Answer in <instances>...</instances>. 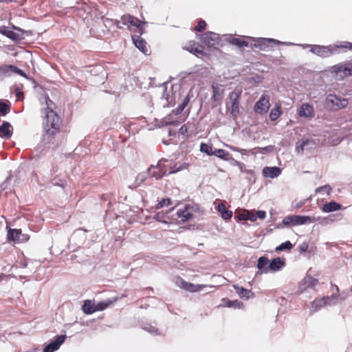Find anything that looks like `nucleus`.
I'll list each match as a JSON object with an SVG mask.
<instances>
[{
    "label": "nucleus",
    "instance_id": "412c9836",
    "mask_svg": "<svg viewBox=\"0 0 352 352\" xmlns=\"http://www.w3.org/2000/svg\"><path fill=\"white\" fill-rule=\"evenodd\" d=\"M12 125L7 121H3L0 125V137L6 140L9 139L12 136Z\"/></svg>",
    "mask_w": 352,
    "mask_h": 352
},
{
    "label": "nucleus",
    "instance_id": "c9c22d12",
    "mask_svg": "<svg viewBox=\"0 0 352 352\" xmlns=\"http://www.w3.org/2000/svg\"><path fill=\"white\" fill-rule=\"evenodd\" d=\"M229 42L231 44L236 45L239 47L248 46V43L247 41L242 40L241 38H239L232 37L229 40Z\"/></svg>",
    "mask_w": 352,
    "mask_h": 352
},
{
    "label": "nucleus",
    "instance_id": "bf43d9fd",
    "mask_svg": "<svg viewBox=\"0 0 352 352\" xmlns=\"http://www.w3.org/2000/svg\"><path fill=\"white\" fill-rule=\"evenodd\" d=\"M15 94L18 100H21L23 97V91L18 87L15 89Z\"/></svg>",
    "mask_w": 352,
    "mask_h": 352
},
{
    "label": "nucleus",
    "instance_id": "9d476101",
    "mask_svg": "<svg viewBox=\"0 0 352 352\" xmlns=\"http://www.w3.org/2000/svg\"><path fill=\"white\" fill-rule=\"evenodd\" d=\"M164 85H165V89L162 98L166 101V103L163 105L164 107L173 106L175 104L177 97L176 91L175 89L177 88V86L173 85L171 89L168 91L166 87L168 82H164Z\"/></svg>",
    "mask_w": 352,
    "mask_h": 352
},
{
    "label": "nucleus",
    "instance_id": "393cba45",
    "mask_svg": "<svg viewBox=\"0 0 352 352\" xmlns=\"http://www.w3.org/2000/svg\"><path fill=\"white\" fill-rule=\"evenodd\" d=\"M238 98L239 95H237L236 94L232 93L230 96V99L232 102L230 113L233 117H236L237 114L239 112Z\"/></svg>",
    "mask_w": 352,
    "mask_h": 352
},
{
    "label": "nucleus",
    "instance_id": "cd10ccee",
    "mask_svg": "<svg viewBox=\"0 0 352 352\" xmlns=\"http://www.w3.org/2000/svg\"><path fill=\"white\" fill-rule=\"evenodd\" d=\"M341 207V204L332 201L324 204L322 206V210L324 212H331L340 210Z\"/></svg>",
    "mask_w": 352,
    "mask_h": 352
},
{
    "label": "nucleus",
    "instance_id": "9b49d317",
    "mask_svg": "<svg viewBox=\"0 0 352 352\" xmlns=\"http://www.w3.org/2000/svg\"><path fill=\"white\" fill-rule=\"evenodd\" d=\"M66 339V335H59L54 338V340L46 344L43 352H54L57 351Z\"/></svg>",
    "mask_w": 352,
    "mask_h": 352
},
{
    "label": "nucleus",
    "instance_id": "ea45409f",
    "mask_svg": "<svg viewBox=\"0 0 352 352\" xmlns=\"http://www.w3.org/2000/svg\"><path fill=\"white\" fill-rule=\"evenodd\" d=\"M280 114L281 111L279 107L277 108H274L270 113V118L271 120L275 121L280 117Z\"/></svg>",
    "mask_w": 352,
    "mask_h": 352
},
{
    "label": "nucleus",
    "instance_id": "4d7b16f0",
    "mask_svg": "<svg viewBox=\"0 0 352 352\" xmlns=\"http://www.w3.org/2000/svg\"><path fill=\"white\" fill-rule=\"evenodd\" d=\"M179 133L182 135H186L188 133L187 126L186 125H182L179 130Z\"/></svg>",
    "mask_w": 352,
    "mask_h": 352
},
{
    "label": "nucleus",
    "instance_id": "603ef678",
    "mask_svg": "<svg viewBox=\"0 0 352 352\" xmlns=\"http://www.w3.org/2000/svg\"><path fill=\"white\" fill-rule=\"evenodd\" d=\"M190 91H189V93L188 94V95H186L184 99L182 100V103L179 104L181 107H182L184 109H185V107L188 105V104L190 102Z\"/></svg>",
    "mask_w": 352,
    "mask_h": 352
},
{
    "label": "nucleus",
    "instance_id": "69168bd1",
    "mask_svg": "<svg viewBox=\"0 0 352 352\" xmlns=\"http://www.w3.org/2000/svg\"><path fill=\"white\" fill-rule=\"evenodd\" d=\"M212 91H213V98L214 100H217V96L218 95V90L217 88H215L214 86L212 87Z\"/></svg>",
    "mask_w": 352,
    "mask_h": 352
},
{
    "label": "nucleus",
    "instance_id": "6ab92c4d",
    "mask_svg": "<svg viewBox=\"0 0 352 352\" xmlns=\"http://www.w3.org/2000/svg\"><path fill=\"white\" fill-rule=\"evenodd\" d=\"M270 261L269 259L265 256H261L258 258L257 261L258 272L256 274H262L263 273L267 274L270 272Z\"/></svg>",
    "mask_w": 352,
    "mask_h": 352
},
{
    "label": "nucleus",
    "instance_id": "20e7f679",
    "mask_svg": "<svg viewBox=\"0 0 352 352\" xmlns=\"http://www.w3.org/2000/svg\"><path fill=\"white\" fill-rule=\"evenodd\" d=\"M315 222V219L304 215H289L283 219V223L285 226H294L308 224Z\"/></svg>",
    "mask_w": 352,
    "mask_h": 352
},
{
    "label": "nucleus",
    "instance_id": "a19ab883",
    "mask_svg": "<svg viewBox=\"0 0 352 352\" xmlns=\"http://www.w3.org/2000/svg\"><path fill=\"white\" fill-rule=\"evenodd\" d=\"M293 247V245L289 241H287L284 243H282L280 245H279L278 247H276V251H283L286 250H291Z\"/></svg>",
    "mask_w": 352,
    "mask_h": 352
},
{
    "label": "nucleus",
    "instance_id": "2f4dec72",
    "mask_svg": "<svg viewBox=\"0 0 352 352\" xmlns=\"http://www.w3.org/2000/svg\"><path fill=\"white\" fill-rule=\"evenodd\" d=\"M187 168V164L186 163H182L180 164H178L177 163L173 164L172 162L169 161V174H174L182 170H184Z\"/></svg>",
    "mask_w": 352,
    "mask_h": 352
},
{
    "label": "nucleus",
    "instance_id": "aec40b11",
    "mask_svg": "<svg viewBox=\"0 0 352 352\" xmlns=\"http://www.w3.org/2000/svg\"><path fill=\"white\" fill-rule=\"evenodd\" d=\"M262 173L265 177L275 178L281 173V170L277 166H266L263 168Z\"/></svg>",
    "mask_w": 352,
    "mask_h": 352
},
{
    "label": "nucleus",
    "instance_id": "4468645a",
    "mask_svg": "<svg viewBox=\"0 0 352 352\" xmlns=\"http://www.w3.org/2000/svg\"><path fill=\"white\" fill-rule=\"evenodd\" d=\"M141 35L142 34H133L131 36V38L135 47L144 54H147V43L145 40L141 37Z\"/></svg>",
    "mask_w": 352,
    "mask_h": 352
},
{
    "label": "nucleus",
    "instance_id": "e433bc0d",
    "mask_svg": "<svg viewBox=\"0 0 352 352\" xmlns=\"http://www.w3.org/2000/svg\"><path fill=\"white\" fill-rule=\"evenodd\" d=\"M200 151L209 156L213 155L214 151L212 146L206 143H201L200 145Z\"/></svg>",
    "mask_w": 352,
    "mask_h": 352
},
{
    "label": "nucleus",
    "instance_id": "3c124183",
    "mask_svg": "<svg viewBox=\"0 0 352 352\" xmlns=\"http://www.w3.org/2000/svg\"><path fill=\"white\" fill-rule=\"evenodd\" d=\"M10 68L12 69V71H13L14 72L22 76H24V77H26V74L25 73L21 70V69L18 68L16 66H14V65H10Z\"/></svg>",
    "mask_w": 352,
    "mask_h": 352
},
{
    "label": "nucleus",
    "instance_id": "39448f33",
    "mask_svg": "<svg viewBox=\"0 0 352 352\" xmlns=\"http://www.w3.org/2000/svg\"><path fill=\"white\" fill-rule=\"evenodd\" d=\"M304 48L311 47L310 52L320 57L327 58L333 54L331 45H300Z\"/></svg>",
    "mask_w": 352,
    "mask_h": 352
},
{
    "label": "nucleus",
    "instance_id": "864d4df0",
    "mask_svg": "<svg viewBox=\"0 0 352 352\" xmlns=\"http://www.w3.org/2000/svg\"><path fill=\"white\" fill-rule=\"evenodd\" d=\"M176 283L179 287L184 289H186L187 285H188V283L186 282L184 279L181 278H177Z\"/></svg>",
    "mask_w": 352,
    "mask_h": 352
},
{
    "label": "nucleus",
    "instance_id": "7ed1b4c3",
    "mask_svg": "<svg viewBox=\"0 0 352 352\" xmlns=\"http://www.w3.org/2000/svg\"><path fill=\"white\" fill-rule=\"evenodd\" d=\"M331 74L336 80H342L352 75V63L346 62L338 64L332 67Z\"/></svg>",
    "mask_w": 352,
    "mask_h": 352
},
{
    "label": "nucleus",
    "instance_id": "f257e3e1",
    "mask_svg": "<svg viewBox=\"0 0 352 352\" xmlns=\"http://www.w3.org/2000/svg\"><path fill=\"white\" fill-rule=\"evenodd\" d=\"M46 105L43 128L47 135H52L59 132L62 120L56 112L53 110L54 104L49 98H46Z\"/></svg>",
    "mask_w": 352,
    "mask_h": 352
},
{
    "label": "nucleus",
    "instance_id": "c85d7f7f",
    "mask_svg": "<svg viewBox=\"0 0 352 352\" xmlns=\"http://www.w3.org/2000/svg\"><path fill=\"white\" fill-rule=\"evenodd\" d=\"M157 168H160V170L164 171V177L169 175V160L165 158L160 160L157 164L155 165Z\"/></svg>",
    "mask_w": 352,
    "mask_h": 352
},
{
    "label": "nucleus",
    "instance_id": "72a5a7b5",
    "mask_svg": "<svg viewBox=\"0 0 352 352\" xmlns=\"http://www.w3.org/2000/svg\"><path fill=\"white\" fill-rule=\"evenodd\" d=\"M234 287L238 295L242 298L248 300L250 298V294H252L251 290L245 289L243 287L235 285Z\"/></svg>",
    "mask_w": 352,
    "mask_h": 352
},
{
    "label": "nucleus",
    "instance_id": "5fc2aeb1",
    "mask_svg": "<svg viewBox=\"0 0 352 352\" xmlns=\"http://www.w3.org/2000/svg\"><path fill=\"white\" fill-rule=\"evenodd\" d=\"M254 214L257 217V219H264L266 217V213L263 210L254 211Z\"/></svg>",
    "mask_w": 352,
    "mask_h": 352
},
{
    "label": "nucleus",
    "instance_id": "774afa93",
    "mask_svg": "<svg viewBox=\"0 0 352 352\" xmlns=\"http://www.w3.org/2000/svg\"><path fill=\"white\" fill-rule=\"evenodd\" d=\"M346 50L352 51V43L346 41Z\"/></svg>",
    "mask_w": 352,
    "mask_h": 352
},
{
    "label": "nucleus",
    "instance_id": "052dcab7",
    "mask_svg": "<svg viewBox=\"0 0 352 352\" xmlns=\"http://www.w3.org/2000/svg\"><path fill=\"white\" fill-rule=\"evenodd\" d=\"M306 201L307 200L305 199L294 204L293 208L296 210L300 208L305 204Z\"/></svg>",
    "mask_w": 352,
    "mask_h": 352
},
{
    "label": "nucleus",
    "instance_id": "37998d69",
    "mask_svg": "<svg viewBox=\"0 0 352 352\" xmlns=\"http://www.w3.org/2000/svg\"><path fill=\"white\" fill-rule=\"evenodd\" d=\"M331 190H332V189L329 185H324L323 186H320V187L316 188V193L329 195L331 193Z\"/></svg>",
    "mask_w": 352,
    "mask_h": 352
},
{
    "label": "nucleus",
    "instance_id": "473e14b6",
    "mask_svg": "<svg viewBox=\"0 0 352 352\" xmlns=\"http://www.w3.org/2000/svg\"><path fill=\"white\" fill-rule=\"evenodd\" d=\"M21 230L9 229L8 231V239L14 242H18L20 237Z\"/></svg>",
    "mask_w": 352,
    "mask_h": 352
},
{
    "label": "nucleus",
    "instance_id": "680f3d73",
    "mask_svg": "<svg viewBox=\"0 0 352 352\" xmlns=\"http://www.w3.org/2000/svg\"><path fill=\"white\" fill-rule=\"evenodd\" d=\"M184 109L182 107L179 105L176 109L173 110V113L175 115H179L184 111Z\"/></svg>",
    "mask_w": 352,
    "mask_h": 352
},
{
    "label": "nucleus",
    "instance_id": "ddd939ff",
    "mask_svg": "<svg viewBox=\"0 0 352 352\" xmlns=\"http://www.w3.org/2000/svg\"><path fill=\"white\" fill-rule=\"evenodd\" d=\"M318 283V279L314 278L311 276L307 275L299 284L298 292L302 293L309 288L314 289Z\"/></svg>",
    "mask_w": 352,
    "mask_h": 352
},
{
    "label": "nucleus",
    "instance_id": "7c9ffc66",
    "mask_svg": "<svg viewBox=\"0 0 352 352\" xmlns=\"http://www.w3.org/2000/svg\"><path fill=\"white\" fill-rule=\"evenodd\" d=\"M142 329L151 333V335H160L161 332L160 330L156 327L155 323L154 324L145 322L142 324Z\"/></svg>",
    "mask_w": 352,
    "mask_h": 352
},
{
    "label": "nucleus",
    "instance_id": "8fccbe9b",
    "mask_svg": "<svg viewBox=\"0 0 352 352\" xmlns=\"http://www.w3.org/2000/svg\"><path fill=\"white\" fill-rule=\"evenodd\" d=\"M239 220H248V210H243L242 212H240L236 216Z\"/></svg>",
    "mask_w": 352,
    "mask_h": 352
},
{
    "label": "nucleus",
    "instance_id": "09e8293b",
    "mask_svg": "<svg viewBox=\"0 0 352 352\" xmlns=\"http://www.w3.org/2000/svg\"><path fill=\"white\" fill-rule=\"evenodd\" d=\"M242 303L238 300H228L227 307H238L240 308Z\"/></svg>",
    "mask_w": 352,
    "mask_h": 352
},
{
    "label": "nucleus",
    "instance_id": "a211bd4d",
    "mask_svg": "<svg viewBox=\"0 0 352 352\" xmlns=\"http://www.w3.org/2000/svg\"><path fill=\"white\" fill-rule=\"evenodd\" d=\"M335 296H327L326 297H323L320 299L315 300L312 302L311 311H317L321 309L324 305H331L332 302H328L327 300H334Z\"/></svg>",
    "mask_w": 352,
    "mask_h": 352
},
{
    "label": "nucleus",
    "instance_id": "58836bf2",
    "mask_svg": "<svg viewBox=\"0 0 352 352\" xmlns=\"http://www.w3.org/2000/svg\"><path fill=\"white\" fill-rule=\"evenodd\" d=\"M346 41H342L339 43L335 44V45H331L333 54L339 53L340 52L338 51V50H346Z\"/></svg>",
    "mask_w": 352,
    "mask_h": 352
},
{
    "label": "nucleus",
    "instance_id": "79ce46f5",
    "mask_svg": "<svg viewBox=\"0 0 352 352\" xmlns=\"http://www.w3.org/2000/svg\"><path fill=\"white\" fill-rule=\"evenodd\" d=\"M234 164L237 165L239 166L241 172L246 173H248V174H249L250 175H254V171L252 170L247 169L245 165L243 163L238 162V161H235L234 162Z\"/></svg>",
    "mask_w": 352,
    "mask_h": 352
},
{
    "label": "nucleus",
    "instance_id": "dca6fc26",
    "mask_svg": "<svg viewBox=\"0 0 352 352\" xmlns=\"http://www.w3.org/2000/svg\"><path fill=\"white\" fill-rule=\"evenodd\" d=\"M270 108L269 99L266 98L265 96H262L260 99L256 102L254 105V111L258 113H263L268 111Z\"/></svg>",
    "mask_w": 352,
    "mask_h": 352
},
{
    "label": "nucleus",
    "instance_id": "c03bdc74",
    "mask_svg": "<svg viewBox=\"0 0 352 352\" xmlns=\"http://www.w3.org/2000/svg\"><path fill=\"white\" fill-rule=\"evenodd\" d=\"M10 105L3 101L0 100V113L5 116L10 111Z\"/></svg>",
    "mask_w": 352,
    "mask_h": 352
},
{
    "label": "nucleus",
    "instance_id": "0eeeda50",
    "mask_svg": "<svg viewBox=\"0 0 352 352\" xmlns=\"http://www.w3.org/2000/svg\"><path fill=\"white\" fill-rule=\"evenodd\" d=\"M272 43L278 44V45H294V43L290 42H281L278 40L274 38H257L254 40V43L252 47L256 48H259L261 50L265 51L267 48Z\"/></svg>",
    "mask_w": 352,
    "mask_h": 352
},
{
    "label": "nucleus",
    "instance_id": "338daca9",
    "mask_svg": "<svg viewBox=\"0 0 352 352\" xmlns=\"http://www.w3.org/2000/svg\"><path fill=\"white\" fill-rule=\"evenodd\" d=\"M162 217H163V215L162 214H160V213H157L155 215V219H156L157 221H162Z\"/></svg>",
    "mask_w": 352,
    "mask_h": 352
},
{
    "label": "nucleus",
    "instance_id": "49530a36",
    "mask_svg": "<svg viewBox=\"0 0 352 352\" xmlns=\"http://www.w3.org/2000/svg\"><path fill=\"white\" fill-rule=\"evenodd\" d=\"M206 27V23L204 20L199 21L198 24L195 26V30L197 32H202Z\"/></svg>",
    "mask_w": 352,
    "mask_h": 352
},
{
    "label": "nucleus",
    "instance_id": "6e6d98bb",
    "mask_svg": "<svg viewBox=\"0 0 352 352\" xmlns=\"http://www.w3.org/2000/svg\"><path fill=\"white\" fill-rule=\"evenodd\" d=\"M29 240V236L27 234H22L21 232L20 237L19 239L18 243H24Z\"/></svg>",
    "mask_w": 352,
    "mask_h": 352
},
{
    "label": "nucleus",
    "instance_id": "a18cd8bd",
    "mask_svg": "<svg viewBox=\"0 0 352 352\" xmlns=\"http://www.w3.org/2000/svg\"><path fill=\"white\" fill-rule=\"evenodd\" d=\"M131 19V15L130 14H124L121 16L120 21L122 25L129 26V23L131 22L130 19Z\"/></svg>",
    "mask_w": 352,
    "mask_h": 352
},
{
    "label": "nucleus",
    "instance_id": "f3484780",
    "mask_svg": "<svg viewBox=\"0 0 352 352\" xmlns=\"http://www.w3.org/2000/svg\"><path fill=\"white\" fill-rule=\"evenodd\" d=\"M298 115L300 117L312 118L315 115L314 107L309 103H302L300 107Z\"/></svg>",
    "mask_w": 352,
    "mask_h": 352
},
{
    "label": "nucleus",
    "instance_id": "6e6552de",
    "mask_svg": "<svg viewBox=\"0 0 352 352\" xmlns=\"http://www.w3.org/2000/svg\"><path fill=\"white\" fill-rule=\"evenodd\" d=\"M14 29L19 31L20 33L14 32V31L10 30L8 27L5 25L0 26V33L14 41H18L24 39L25 37L23 34L25 33L27 35H28L29 33H30V32L24 31L19 28L14 27Z\"/></svg>",
    "mask_w": 352,
    "mask_h": 352
},
{
    "label": "nucleus",
    "instance_id": "b1692460",
    "mask_svg": "<svg viewBox=\"0 0 352 352\" xmlns=\"http://www.w3.org/2000/svg\"><path fill=\"white\" fill-rule=\"evenodd\" d=\"M185 49L195 55L203 54L204 53V47L195 41H190L185 47Z\"/></svg>",
    "mask_w": 352,
    "mask_h": 352
},
{
    "label": "nucleus",
    "instance_id": "2eb2a0df",
    "mask_svg": "<svg viewBox=\"0 0 352 352\" xmlns=\"http://www.w3.org/2000/svg\"><path fill=\"white\" fill-rule=\"evenodd\" d=\"M131 22L129 23L128 28L133 31V28L135 29V32L137 34H143L144 32V30L143 28V24L147 23L146 21H140L138 18L131 15V19H130Z\"/></svg>",
    "mask_w": 352,
    "mask_h": 352
},
{
    "label": "nucleus",
    "instance_id": "5701e85b",
    "mask_svg": "<svg viewBox=\"0 0 352 352\" xmlns=\"http://www.w3.org/2000/svg\"><path fill=\"white\" fill-rule=\"evenodd\" d=\"M314 144L312 140L306 139L302 140L300 143H297L296 146V150L298 153L302 154L305 150H309L312 148V146Z\"/></svg>",
    "mask_w": 352,
    "mask_h": 352
},
{
    "label": "nucleus",
    "instance_id": "bb28decb",
    "mask_svg": "<svg viewBox=\"0 0 352 352\" xmlns=\"http://www.w3.org/2000/svg\"><path fill=\"white\" fill-rule=\"evenodd\" d=\"M217 208L220 212L221 218L224 220H228L232 217V212L228 210L223 203L219 204Z\"/></svg>",
    "mask_w": 352,
    "mask_h": 352
},
{
    "label": "nucleus",
    "instance_id": "f704fd0d",
    "mask_svg": "<svg viewBox=\"0 0 352 352\" xmlns=\"http://www.w3.org/2000/svg\"><path fill=\"white\" fill-rule=\"evenodd\" d=\"M213 155L223 160H228L230 157V153L223 149L215 148L213 152Z\"/></svg>",
    "mask_w": 352,
    "mask_h": 352
},
{
    "label": "nucleus",
    "instance_id": "0e129e2a",
    "mask_svg": "<svg viewBox=\"0 0 352 352\" xmlns=\"http://www.w3.org/2000/svg\"><path fill=\"white\" fill-rule=\"evenodd\" d=\"M299 249L301 252H306L308 249V245L307 243H302L299 246Z\"/></svg>",
    "mask_w": 352,
    "mask_h": 352
},
{
    "label": "nucleus",
    "instance_id": "13d9d810",
    "mask_svg": "<svg viewBox=\"0 0 352 352\" xmlns=\"http://www.w3.org/2000/svg\"><path fill=\"white\" fill-rule=\"evenodd\" d=\"M257 219V217L254 214V212L248 211V220H250L251 221H255Z\"/></svg>",
    "mask_w": 352,
    "mask_h": 352
},
{
    "label": "nucleus",
    "instance_id": "de8ad7c7",
    "mask_svg": "<svg viewBox=\"0 0 352 352\" xmlns=\"http://www.w3.org/2000/svg\"><path fill=\"white\" fill-rule=\"evenodd\" d=\"M171 204V200L169 198L163 199L157 204V208Z\"/></svg>",
    "mask_w": 352,
    "mask_h": 352
},
{
    "label": "nucleus",
    "instance_id": "423d86ee",
    "mask_svg": "<svg viewBox=\"0 0 352 352\" xmlns=\"http://www.w3.org/2000/svg\"><path fill=\"white\" fill-rule=\"evenodd\" d=\"M113 301L107 300L100 302L97 304L96 306H94V304L91 303V300H87L84 302L82 305V311L86 314H91L94 313L96 311H102L104 309L107 308Z\"/></svg>",
    "mask_w": 352,
    "mask_h": 352
},
{
    "label": "nucleus",
    "instance_id": "4c0bfd02",
    "mask_svg": "<svg viewBox=\"0 0 352 352\" xmlns=\"http://www.w3.org/2000/svg\"><path fill=\"white\" fill-rule=\"evenodd\" d=\"M205 287V285H194L192 283H188V285H187L185 289L188 292H196L200 291L202 288Z\"/></svg>",
    "mask_w": 352,
    "mask_h": 352
},
{
    "label": "nucleus",
    "instance_id": "c756f323",
    "mask_svg": "<svg viewBox=\"0 0 352 352\" xmlns=\"http://www.w3.org/2000/svg\"><path fill=\"white\" fill-rule=\"evenodd\" d=\"M148 176V174L147 171L139 173L136 177L134 183L129 186V188L133 189L138 187L147 179Z\"/></svg>",
    "mask_w": 352,
    "mask_h": 352
},
{
    "label": "nucleus",
    "instance_id": "f8f14e48",
    "mask_svg": "<svg viewBox=\"0 0 352 352\" xmlns=\"http://www.w3.org/2000/svg\"><path fill=\"white\" fill-rule=\"evenodd\" d=\"M199 39L208 46H214L218 44L220 40L219 34L212 32H208L201 34Z\"/></svg>",
    "mask_w": 352,
    "mask_h": 352
},
{
    "label": "nucleus",
    "instance_id": "a878e982",
    "mask_svg": "<svg viewBox=\"0 0 352 352\" xmlns=\"http://www.w3.org/2000/svg\"><path fill=\"white\" fill-rule=\"evenodd\" d=\"M148 175L155 179H160L164 177V171L160 170V168H157L155 165H151L147 169Z\"/></svg>",
    "mask_w": 352,
    "mask_h": 352
},
{
    "label": "nucleus",
    "instance_id": "4be33fe9",
    "mask_svg": "<svg viewBox=\"0 0 352 352\" xmlns=\"http://www.w3.org/2000/svg\"><path fill=\"white\" fill-rule=\"evenodd\" d=\"M285 265V259L280 257L275 258L270 262V272H277L281 270Z\"/></svg>",
    "mask_w": 352,
    "mask_h": 352
},
{
    "label": "nucleus",
    "instance_id": "e2e57ef3",
    "mask_svg": "<svg viewBox=\"0 0 352 352\" xmlns=\"http://www.w3.org/2000/svg\"><path fill=\"white\" fill-rule=\"evenodd\" d=\"M331 296H335V299L334 300H327V301L328 302H332L331 305H335L336 302H337V300H338V294H333Z\"/></svg>",
    "mask_w": 352,
    "mask_h": 352
},
{
    "label": "nucleus",
    "instance_id": "f03ea898",
    "mask_svg": "<svg viewBox=\"0 0 352 352\" xmlns=\"http://www.w3.org/2000/svg\"><path fill=\"white\" fill-rule=\"evenodd\" d=\"M349 104L346 98L336 94H328L324 100V107L329 110H338L345 108Z\"/></svg>",
    "mask_w": 352,
    "mask_h": 352
},
{
    "label": "nucleus",
    "instance_id": "1a4fd4ad",
    "mask_svg": "<svg viewBox=\"0 0 352 352\" xmlns=\"http://www.w3.org/2000/svg\"><path fill=\"white\" fill-rule=\"evenodd\" d=\"M173 219L179 223H185L190 220L193 214L189 205H186L183 209H178L173 215Z\"/></svg>",
    "mask_w": 352,
    "mask_h": 352
}]
</instances>
